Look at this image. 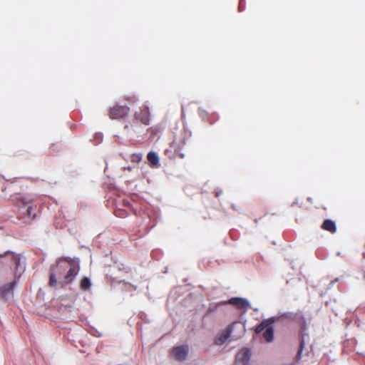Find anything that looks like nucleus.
<instances>
[{
	"label": "nucleus",
	"instance_id": "1",
	"mask_svg": "<svg viewBox=\"0 0 365 365\" xmlns=\"http://www.w3.org/2000/svg\"><path fill=\"white\" fill-rule=\"evenodd\" d=\"M37 199L35 195H21L19 194L14 198L15 203L18 207V217L25 224L31 223L36 219L37 215V207L34 202Z\"/></svg>",
	"mask_w": 365,
	"mask_h": 365
},
{
	"label": "nucleus",
	"instance_id": "2",
	"mask_svg": "<svg viewBox=\"0 0 365 365\" xmlns=\"http://www.w3.org/2000/svg\"><path fill=\"white\" fill-rule=\"evenodd\" d=\"M63 262H69L68 258H62L58 259L56 267L51 268V273L49 277V285L50 287H54L56 286V276L60 277L63 274L65 271L68 269L67 272L63 277V279L60 281L61 286H64L70 284L75 277L77 275L79 271L78 265H68V264H62Z\"/></svg>",
	"mask_w": 365,
	"mask_h": 365
},
{
	"label": "nucleus",
	"instance_id": "3",
	"mask_svg": "<svg viewBox=\"0 0 365 365\" xmlns=\"http://www.w3.org/2000/svg\"><path fill=\"white\" fill-rule=\"evenodd\" d=\"M274 322V319L273 317L263 320L257 326L255 332L259 334L265 329V331L263 334L264 339L267 342L272 341L274 339V330L272 327H269V325Z\"/></svg>",
	"mask_w": 365,
	"mask_h": 365
},
{
	"label": "nucleus",
	"instance_id": "4",
	"mask_svg": "<svg viewBox=\"0 0 365 365\" xmlns=\"http://www.w3.org/2000/svg\"><path fill=\"white\" fill-rule=\"evenodd\" d=\"M125 130L128 135L131 138L142 137L145 135L147 129L140 122L133 119L129 125H125Z\"/></svg>",
	"mask_w": 365,
	"mask_h": 365
},
{
	"label": "nucleus",
	"instance_id": "5",
	"mask_svg": "<svg viewBox=\"0 0 365 365\" xmlns=\"http://www.w3.org/2000/svg\"><path fill=\"white\" fill-rule=\"evenodd\" d=\"M130 113V108L127 106H115L110 108L108 115L113 120L123 118Z\"/></svg>",
	"mask_w": 365,
	"mask_h": 365
},
{
	"label": "nucleus",
	"instance_id": "6",
	"mask_svg": "<svg viewBox=\"0 0 365 365\" xmlns=\"http://www.w3.org/2000/svg\"><path fill=\"white\" fill-rule=\"evenodd\" d=\"M237 326H240L239 322H233L229 325L225 330H223L215 338V344L218 346L223 344L231 336L233 329Z\"/></svg>",
	"mask_w": 365,
	"mask_h": 365
},
{
	"label": "nucleus",
	"instance_id": "7",
	"mask_svg": "<svg viewBox=\"0 0 365 365\" xmlns=\"http://www.w3.org/2000/svg\"><path fill=\"white\" fill-rule=\"evenodd\" d=\"M189 347L187 345H181L173 347L170 351V355L178 361H185L188 355Z\"/></svg>",
	"mask_w": 365,
	"mask_h": 365
},
{
	"label": "nucleus",
	"instance_id": "8",
	"mask_svg": "<svg viewBox=\"0 0 365 365\" xmlns=\"http://www.w3.org/2000/svg\"><path fill=\"white\" fill-rule=\"evenodd\" d=\"M133 119L141 123L145 126L150 124V110L148 106H143L140 108L139 111L134 113Z\"/></svg>",
	"mask_w": 365,
	"mask_h": 365
},
{
	"label": "nucleus",
	"instance_id": "9",
	"mask_svg": "<svg viewBox=\"0 0 365 365\" xmlns=\"http://www.w3.org/2000/svg\"><path fill=\"white\" fill-rule=\"evenodd\" d=\"M222 304H232L238 309H242L244 312H246L250 308V302L244 298L241 297H232L228 301L221 302Z\"/></svg>",
	"mask_w": 365,
	"mask_h": 365
},
{
	"label": "nucleus",
	"instance_id": "10",
	"mask_svg": "<svg viewBox=\"0 0 365 365\" xmlns=\"http://www.w3.org/2000/svg\"><path fill=\"white\" fill-rule=\"evenodd\" d=\"M252 352L248 348L242 349L236 355L235 365H248Z\"/></svg>",
	"mask_w": 365,
	"mask_h": 365
},
{
	"label": "nucleus",
	"instance_id": "11",
	"mask_svg": "<svg viewBox=\"0 0 365 365\" xmlns=\"http://www.w3.org/2000/svg\"><path fill=\"white\" fill-rule=\"evenodd\" d=\"M15 284L16 282H11L1 287V294L2 298L8 299L13 296Z\"/></svg>",
	"mask_w": 365,
	"mask_h": 365
},
{
	"label": "nucleus",
	"instance_id": "12",
	"mask_svg": "<svg viewBox=\"0 0 365 365\" xmlns=\"http://www.w3.org/2000/svg\"><path fill=\"white\" fill-rule=\"evenodd\" d=\"M321 228L332 234L336 232V226L334 221L329 219L325 220L323 222V223L321 225Z\"/></svg>",
	"mask_w": 365,
	"mask_h": 365
},
{
	"label": "nucleus",
	"instance_id": "13",
	"mask_svg": "<svg viewBox=\"0 0 365 365\" xmlns=\"http://www.w3.org/2000/svg\"><path fill=\"white\" fill-rule=\"evenodd\" d=\"M147 159L153 167H158L159 158L158 155L154 152H149L147 155Z\"/></svg>",
	"mask_w": 365,
	"mask_h": 365
},
{
	"label": "nucleus",
	"instance_id": "14",
	"mask_svg": "<svg viewBox=\"0 0 365 365\" xmlns=\"http://www.w3.org/2000/svg\"><path fill=\"white\" fill-rule=\"evenodd\" d=\"M91 286V281H90V279L87 277H84L81 281V283H80V287L82 290H87L90 288V287Z\"/></svg>",
	"mask_w": 365,
	"mask_h": 365
},
{
	"label": "nucleus",
	"instance_id": "15",
	"mask_svg": "<svg viewBox=\"0 0 365 365\" xmlns=\"http://www.w3.org/2000/svg\"><path fill=\"white\" fill-rule=\"evenodd\" d=\"M305 341V334H302V339H301V341H300L299 349L297 354V359H299L302 357V353L304 346L305 345V341Z\"/></svg>",
	"mask_w": 365,
	"mask_h": 365
},
{
	"label": "nucleus",
	"instance_id": "16",
	"mask_svg": "<svg viewBox=\"0 0 365 365\" xmlns=\"http://www.w3.org/2000/svg\"><path fill=\"white\" fill-rule=\"evenodd\" d=\"M18 185H19V182H13V183H11L10 185L9 188L11 189V190H16V187H17Z\"/></svg>",
	"mask_w": 365,
	"mask_h": 365
},
{
	"label": "nucleus",
	"instance_id": "17",
	"mask_svg": "<svg viewBox=\"0 0 365 365\" xmlns=\"http://www.w3.org/2000/svg\"><path fill=\"white\" fill-rule=\"evenodd\" d=\"M13 257H14V263L17 266L19 264V263L20 257L19 256H16V255H14Z\"/></svg>",
	"mask_w": 365,
	"mask_h": 365
},
{
	"label": "nucleus",
	"instance_id": "18",
	"mask_svg": "<svg viewBox=\"0 0 365 365\" xmlns=\"http://www.w3.org/2000/svg\"><path fill=\"white\" fill-rule=\"evenodd\" d=\"M141 159V155H133L132 156V160L133 161H135V160H140Z\"/></svg>",
	"mask_w": 365,
	"mask_h": 365
},
{
	"label": "nucleus",
	"instance_id": "19",
	"mask_svg": "<svg viewBox=\"0 0 365 365\" xmlns=\"http://www.w3.org/2000/svg\"><path fill=\"white\" fill-rule=\"evenodd\" d=\"M179 156H180V158H183L185 157V154L184 153H179Z\"/></svg>",
	"mask_w": 365,
	"mask_h": 365
},
{
	"label": "nucleus",
	"instance_id": "20",
	"mask_svg": "<svg viewBox=\"0 0 365 365\" xmlns=\"http://www.w3.org/2000/svg\"><path fill=\"white\" fill-rule=\"evenodd\" d=\"M338 281H339V279H336L333 282H338Z\"/></svg>",
	"mask_w": 365,
	"mask_h": 365
}]
</instances>
